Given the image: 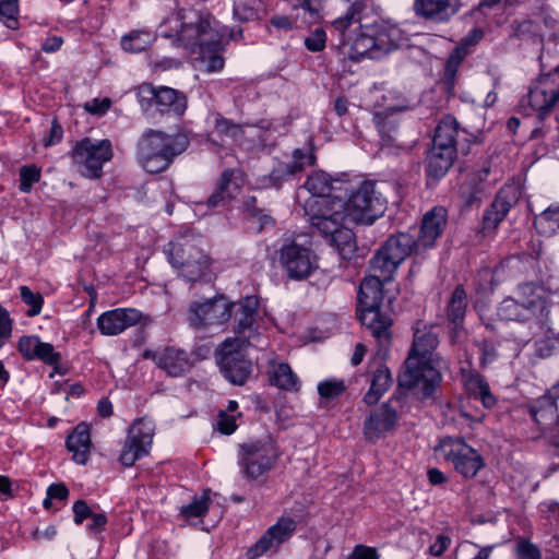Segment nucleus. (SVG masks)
I'll use <instances>...</instances> for the list:
<instances>
[{"mask_svg": "<svg viewBox=\"0 0 559 559\" xmlns=\"http://www.w3.org/2000/svg\"><path fill=\"white\" fill-rule=\"evenodd\" d=\"M465 57L466 52L462 47H455L450 53L444 67V82L449 88L453 86L457 69Z\"/></svg>", "mask_w": 559, "mask_h": 559, "instance_id": "603ef678", "label": "nucleus"}, {"mask_svg": "<svg viewBox=\"0 0 559 559\" xmlns=\"http://www.w3.org/2000/svg\"><path fill=\"white\" fill-rule=\"evenodd\" d=\"M373 123L378 129L381 138L386 143L393 141V134L396 131V119L394 112L389 111H380L376 112L373 116Z\"/></svg>", "mask_w": 559, "mask_h": 559, "instance_id": "09e8293b", "label": "nucleus"}, {"mask_svg": "<svg viewBox=\"0 0 559 559\" xmlns=\"http://www.w3.org/2000/svg\"><path fill=\"white\" fill-rule=\"evenodd\" d=\"M348 3L346 12L340 17L335 19L332 26L335 31L340 32L342 37V46L344 55L349 59L359 61L364 58L376 59L373 57V50H376L377 44L372 36L370 27H366L354 38H346L345 32L354 24L359 23L361 13L366 9L365 0H344ZM301 8L309 17L307 22L314 23L322 19L323 0H302Z\"/></svg>", "mask_w": 559, "mask_h": 559, "instance_id": "7ed1b4c3", "label": "nucleus"}, {"mask_svg": "<svg viewBox=\"0 0 559 559\" xmlns=\"http://www.w3.org/2000/svg\"><path fill=\"white\" fill-rule=\"evenodd\" d=\"M175 150L171 138L157 130L145 131L136 144V160L150 174H158L173 162Z\"/></svg>", "mask_w": 559, "mask_h": 559, "instance_id": "6e6552de", "label": "nucleus"}, {"mask_svg": "<svg viewBox=\"0 0 559 559\" xmlns=\"http://www.w3.org/2000/svg\"><path fill=\"white\" fill-rule=\"evenodd\" d=\"M20 294L22 300L29 306L26 314L28 317L38 316L41 311V307L44 304V298L39 293H34L31 290L28 286H21Z\"/></svg>", "mask_w": 559, "mask_h": 559, "instance_id": "5fc2aeb1", "label": "nucleus"}, {"mask_svg": "<svg viewBox=\"0 0 559 559\" xmlns=\"http://www.w3.org/2000/svg\"><path fill=\"white\" fill-rule=\"evenodd\" d=\"M475 344L479 350V364L483 368L487 367L488 365L497 360L498 350L492 341L488 340L487 337H484L481 340H477Z\"/></svg>", "mask_w": 559, "mask_h": 559, "instance_id": "6e6d98bb", "label": "nucleus"}, {"mask_svg": "<svg viewBox=\"0 0 559 559\" xmlns=\"http://www.w3.org/2000/svg\"><path fill=\"white\" fill-rule=\"evenodd\" d=\"M255 199L251 198L246 204L247 222L251 229L260 233L269 226H273V219L263 210L254 205Z\"/></svg>", "mask_w": 559, "mask_h": 559, "instance_id": "49530a36", "label": "nucleus"}, {"mask_svg": "<svg viewBox=\"0 0 559 559\" xmlns=\"http://www.w3.org/2000/svg\"><path fill=\"white\" fill-rule=\"evenodd\" d=\"M559 102V85L550 84V78H543L532 86L528 93L521 99L520 106L526 116L536 114L544 119Z\"/></svg>", "mask_w": 559, "mask_h": 559, "instance_id": "f3484780", "label": "nucleus"}, {"mask_svg": "<svg viewBox=\"0 0 559 559\" xmlns=\"http://www.w3.org/2000/svg\"><path fill=\"white\" fill-rule=\"evenodd\" d=\"M259 0H236L234 3V16L238 21L247 22L258 19Z\"/></svg>", "mask_w": 559, "mask_h": 559, "instance_id": "3c124183", "label": "nucleus"}, {"mask_svg": "<svg viewBox=\"0 0 559 559\" xmlns=\"http://www.w3.org/2000/svg\"><path fill=\"white\" fill-rule=\"evenodd\" d=\"M397 412L392 400L370 409L364 423V436L368 441L377 442L394 430L397 424Z\"/></svg>", "mask_w": 559, "mask_h": 559, "instance_id": "aec40b11", "label": "nucleus"}, {"mask_svg": "<svg viewBox=\"0 0 559 559\" xmlns=\"http://www.w3.org/2000/svg\"><path fill=\"white\" fill-rule=\"evenodd\" d=\"M540 27L531 20L516 21L513 23L514 35L519 38H533L539 35Z\"/></svg>", "mask_w": 559, "mask_h": 559, "instance_id": "052dcab7", "label": "nucleus"}, {"mask_svg": "<svg viewBox=\"0 0 559 559\" xmlns=\"http://www.w3.org/2000/svg\"><path fill=\"white\" fill-rule=\"evenodd\" d=\"M344 182L338 179H333L329 174L317 170L312 173L304 183V188L311 194V197L306 200L304 209L307 213V205L310 202L316 203V207L321 209L323 205H326L329 202H332L336 197H330V193L333 190H344L348 191V188L343 187Z\"/></svg>", "mask_w": 559, "mask_h": 559, "instance_id": "4be33fe9", "label": "nucleus"}, {"mask_svg": "<svg viewBox=\"0 0 559 559\" xmlns=\"http://www.w3.org/2000/svg\"><path fill=\"white\" fill-rule=\"evenodd\" d=\"M460 197L467 207L478 205L485 197V187L476 175H471L460 187Z\"/></svg>", "mask_w": 559, "mask_h": 559, "instance_id": "79ce46f5", "label": "nucleus"}, {"mask_svg": "<svg viewBox=\"0 0 559 559\" xmlns=\"http://www.w3.org/2000/svg\"><path fill=\"white\" fill-rule=\"evenodd\" d=\"M326 34L321 27H317L305 38V46L312 52L322 51L325 48Z\"/></svg>", "mask_w": 559, "mask_h": 559, "instance_id": "680f3d73", "label": "nucleus"}, {"mask_svg": "<svg viewBox=\"0 0 559 559\" xmlns=\"http://www.w3.org/2000/svg\"><path fill=\"white\" fill-rule=\"evenodd\" d=\"M438 451L465 478L475 477L485 465L481 455L459 438L443 439L439 444Z\"/></svg>", "mask_w": 559, "mask_h": 559, "instance_id": "ddd939ff", "label": "nucleus"}, {"mask_svg": "<svg viewBox=\"0 0 559 559\" xmlns=\"http://www.w3.org/2000/svg\"><path fill=\"white\" fill-rule=\"evenodd\" d=\"M559 395L552 394V388L531 407V416L543 431L548 433L550 442L559 455V420L557 416L556 400Z\"/></svg>", "mask_w": 559, "mask_h": 559, "instance_id": "6ab92c4d", "label": "nucleus"}, {"mask_svg": "<svg viewBox=\"0 0 559 559\" xmlns=\"http://www.w3.org/2000/svg\"><path fill=\"white\" fill-rule=\"evenodd\" d=\"M67 449L72 453V459L78 464H86L91 452V431L86 423H80L68 436Z\"/></svg>", "mask_w": 559, "mask_h": 559, "instance_id": "2f4dec72", "label": "nucleus"}, {"mask_svg": "<svg viewBox=\"0 0 559 559\" xmlns=\"http://www.w3.org/2000/svg\"><path fill=\"white\" fill-rule=\"evenodd\" d=\"M154 437V425L145 418L136 419L128 430L127 438L150 450Z\"/></svg>", "mask_w": 559, "mask_h": 559, "instance_id": "c03bdc74", "label": "nucleus"}, {"mask_svg": "<svg viewBox=\"0 0 559 559\" xmlns=\"http://www.w3.org/2000/svg\"><path fill=\"white\" fill-rule=\"evenodd\" d=\"M234 178L235 171L233 169H227L222 174L217 190L207 199L210 207L221 206L237 194L239 183Z\"/></svg>", "mask_w": 559, "mask_h": 559, "instance_id": "4c0bfd02", "label": "nucleus"}, {"mask_svg": "<svg viewBox=\"0 0 559 559\" xmlns=\"http://www.w3.org/2000/svg\"><path fill=\"white\" fill-rule=\"evenodd\" d=\"M73 521L75 524L81 525L86 519H90L94 513L87 506L86 501L78 500L73 503Z\"/></svg>", "mask_w": 559, "mask_h": 559, "instance_id": "69168bd1", "label": "nucleus"}, {"mask_svg": "<svg viewBox=\"0 0 559 559\" xmlns=\"http://www.w3.org/2000/svg\"><path fill=\"white\" fill-rule=\"evenodd\" d=\"M538 233L552 236L559 231V205H552L540 213L534 222Z\"/></svg>", "mask_w": 559, "mask_h": 559, "instance_id": "a18cd8bd", "label": "nucleus"}, {"mask_svg": "<svg viewBox=\"0 0 559 559\" xmlns=\"http://www.w3.org/2000/svg\"><path fill=\"white\" fill-rule=\"evenodd\" d=\"M350 559H379V555L373 547L357 545L354 548Z\"/></svg>", "mask_w": 559, "mask_h": 559, "instance_id": "774afa93", "label": "nucleus"}, {"mask_svg": "<svg viewBox=\"0 0 559 559\" xmlns=\"http://www.w3.org/2000/svg\"><path fill=\"white\" fill-rule=\"evenodd\" d=\"M459 134V126L455 118L444 117L436 128L432 146L437 148H456L455 139Z\"/></svg>", "mask_w": 559, "mask_h": 559, "instance_id": "58836bf2", "label": "nucleus"}, {"mask_svg": "<svg viewBox=\"0 0 559 559\" xmlns=\"http://www.w3.org/2000/svg\"><path fill=\"white\" fill-rule=\"evenodd\" d=\"M259 300L254 296H248L240 302V319L238 321L236 340L247 342L248 346L264 348L267 345L266 340L261 337L255 325L258 316Z\"/></svg>", "mask_w": 559, "mask_h": 559, "instance_id": "412c9836", "label": "nucleus"}, {"mask_svg": "<svg viewBox=\"0 0 559 559\" xmlns=\"http://www.w3.org/2000/svg\"><path fill=\"white\" fill-rule=\"evenodd\" d=\"M216 426L222 433L231 435L237 428L236 418L233 415H228L226 412H221Z\"/></svg>", "mask_w": 559, "mask_h": 559, "instance_id": "338daca9", "label": "nucleus"}, {"mask_svg": "<svg viewBox=\"0 0 559 559\" xmlns=\"http://www.w3.org/2000/svg\"><path fill=\"white\" fill-rule=\"evenodd\" d=\"M314 154L311 152H305L301 148H297L293 152V162L289 164H280L275 167L269 177H265L264 187L280 188L283 182L289 180L297 173H300L306 165H312L314 163Z\"/></svg>", "mask_w": 559, "mask_h": 559, "instance_id": "bb28decb", "label": "nucleus"}, {"mask_svg": "<svg viewBox=\"0 0 559 559\" xmlns=\"http://www.w3.org/2000/svg\"><path fill=\"white\" fill-rule=\"evenodd\" d=\"M280 457L276 442L270 438L251 440L238 448V465L242 476L257 480L270 473Z\"/></svg>", "mask_w": 559, "mask_h": 559, "instance_id": "0eeeda50", "label": "nucleus"}, {"mask_svg": "<svg viewBox=\"0 0 559 559\" xmlns=\"http://www.w3.org/2000/svg\"><path fill=\"white\" fill-rule=\"evenodd\" d=\"M380 273L366 276L358 292V318L374 336L380 346L391 340L392 319L380 310L383 300L382 285L386 282Z\"/></svg>", "mask_w": 559, "mask_h": 559, "instance_id": "39448f33", "label": "nucleus"}, {"mask_svg": "<svg viewBox=\"0 0 559 559\" xmlns=\"http://www.w3.org/2000/svg\"><path fill=\"white\" fill-rule=\"evenodd\" d=\"M545 290L542 286L534 283H523L519 285L516 298L508 297L503 299L497 310V314L502 321H511L509 326L511 333L516 331V324H522L525 319L532 314L533 304L536 298H540Z\"/></svg>", "mask_w": 559, "mask_h": 559, "instance_id": "9b49d317", "label": "nucleus"}, {"mask_svg": "<svg viewBox=\"0 0 559 559\" xmlns=\"http://www.w3.org/2000/svg\"><path fill=\"white\" fill-rule=\"evenodd\" d=\"M209 491H204L200 497H195L192 502L180 508V518L183 525L199 526L203 523V518L210 509Z\"/></svg>", "mask_w": 559, "mask_h": 559, "instance_id": "e433bc0d", "label": "nucleus"}, {"mask_svg": "<svg viewBox=\"0 0 559 559\" xmlns=\"http://www.w3.org/2000/svg\"><path fill=\"white\" fill-rule=\"evenodd\" d=\"M152 357L156 361L157 366L160 369H164L167 374H175V349L173 347H165L163 350L153 353Z\"/></svg>", "mask_w": 559, "mask_h": 559, "instance_id": "bf43d9fd", "label": "nucleus"}, {"mask_svg": "<svg viewBox=\"0 0 559 559\" xmlns=\"http://www.w3.org/2000/svg\"><path fill=\"white\" fill-rule=\"evenodd\" d=\"M180 275L188 281H197L209 267V257L197 246L181 243Z\"/></svg>", "mask_w": 559, "mask_h": 559, "instance_id": "c756f323", "label": "nucleus"}, {"mask_svg": "<svg viewBox=\"0 0 559 559\" xmlns=\"http://www.w3.org/2000/svg\"><path fill=\"white\" fill-rule=\"evenodd\" d=\"M147 453L146 448L127 438L119 461L123 466L130 467Z\"/></svg>", "mask_w": 559, "mask_h": 559, "instance_id": "8fccbe9b", "label": "nucleus"}, {"mask_svg": "<svg viewBox=\"0 0 559 559\" xmlns=\"http://www.w3.org/2000/svg\"><path fill=\"white\" fill-rule=\"evenodd\" d=\"M177 44L187 49L201 70L212 73L224 68L221 56L222 41L226 29L219 23L197 11L177 12Z\"/></svg>", "mask_w": 559, "mask_h": 559, "instance_id": "f257e3e1", "label": "nucleus"}, {"mask_svg": "<svg viewBox=\"0 0 559 559\" xmlns=\"http://www.w3.org/2000/svg\"><path fill=\"white\" fill-rule=\"evenodd\" d=\"M0 15L8 28L17 29L20 26L19 0H0Z\"/></svg>", "mask_w": 559, "mask_h": 559, "instance_id": "864d4df0", "label": "nucleus"}, {"mask_svg": "<svg viewBox=\"0 0 559 559\" xmlns=\"http://www.w3.org/2000/svg\"><path fill=\"white\" fill-rule=\"evenodd\" d=\"M370 28L377 44L373 50L374 58H381L394 49L408 46V34L397 25L380 24Z\"/></svg>", "mask_w": 559, "mask_h": 559, "instance_id": "5701e85b", "label": "nucleus"}, {"mask_svg": "<svg viewBox=\"0 0 559 559\" xmlns=\"http://www.w3.org/2000/svg\"><path fill=\"white\" fill-rule=\"evenodd\" d=\"M531 311L532 314L525 319V322L516 324V331L511 333L512 340L518 344H526L531 341H535L537 344L549 341L555 335L549 323V307L545 294L540 298H536Z\"/></svg>", "mask_w": 559, "mask_h": 559, "instance_id": "f8f14e48", "label": "nucleus"}, {"mask_svg": "<svg viewBox=\"0 0 559 559\" xmlns=\"http://www.w3.org/2000/svg\"><path fill=\"white\" fill-rule=\"evenodd\" d=\"M511 205V202L506 197V190H501L483 215V233L493 231L504 219Z\"/></svg>", "mask_w": 559, "mask_h": 559, "instance_id": "72a5a7b5", "label": "nucleus"}, {"mask_svg": "<svg viewBox=\"0 0 559 559\" xmlns=\"http://www.w3.org/2000/svg\"><path fill=\"white\" fill-rule=\"evenodd\" d=\"M154 41V36L148 31L134 29L123 35L120 40L121 48L129 53H140Z\"/></svg>", "mask_w": 559, "mask_h": 559, "instance_id": "ea45409f", "label": "nucleus"}, {"mask_svg": "<svg viewBox=\"0 0 559 559\" xmlns=\"http://www.w3.org/2000/svg\"><path fill=\"white\" fill-rule=\"evenodd\" d=\"M255 199L251 198L246 204L247 222L251 229L260 233L269 226H273V219L263 210L254 205Z\"/></svg>", "mask_w": 559, "mask_h": 559, "instance_id": "de8ad7c7", "label": "nucleus"}, {"mask_svg": "<svg viewBox=\"0 0 559 559\" xmlns=\"http://www.w3.org/2000/svg\"><path fill=\"white\" fill-rule=\"evenodd\" d=\"M346 390L343 380H325L318 384V393L322 399L332 400L342 395Z\"/></svg>", "mask_w": 559, "mask_h": 559, "instance_id": "4d7b16f0", "label": "nucleus"}, {"mask_svg": "<svg viewBox=\"0 0 559 559\" xmlns=\"http://www.w3.org/2000/svg\"><path fill=\"white\" fill-rule=\"evenodd\" d=\"M271 123L267 121H260L258 124H236L230 120L219 117L216 119L215 130L222 135H227L237 142L242 143L243 138H250L252 141L258 139L260 142H265L266 138L263 132L269 131Z\"/></svg>", "mask_w": 559, "mask_h": 559, "instance_id": "c85d7f7f", "label": "nucleus"}, {"mask_svg": "<svg viewBox=\"0 0 559 559\" xmlns=\"http://www.w3.org/2000/svg\"><path fill=\"white\" fill-rule=\"evenodd\" d=\"M40 179V169L35 166H23L20 169V190L22 192H29L34 183Z\"/></svg>", "mask_w": 559, "mask_h": 559, "instance_id": "13d9d810", "label": "nucleus"}, {"mask_svg": "<svg viewBox=\"0 0 559 559\" xmlns=\"http://www.w3.org/2000/svg\"><path fill=\"white\" fill-rule=\"evenodd\" d=\"M152 320L135 308H117L102 313L97 319V328L103 335L114 336L134 325L146 326Z\"/></svg>", "mask_w": 559, "mask_h": 559, "instance_id": "a211bd4d", "label": "nucleus"}, {"mask_svg": "<svg viewBox=\"0 0 559 559\" xmlns=\"http://www.w3.org/2000/svg\"><path fill=\"white\" fill-rule=\"evenodd\" d=\"M231 314V304L224 297H214L203 302H193L188 311V320L195 329L227 322Z\"/></svg>", "mask_w": 559, "mask_h": 559, "instance_id": "dca6fc26", "label": "nucleus"}, {"mask_svg": "<svg viewBox=\"0 0 559 559\" xmlns=\"http://www.w3.org/2000/svg\"><path fill=\"white\" fill-rule=\"evenodd\" d=\"M138 98L144 110L155 108L159 112H165L175 104V90L145 83L139 86Z\"/></svg>", "mask_w": 559, "mask_h": 559, "instance_id": "7c9ffc66", "label": "nucleus"}, {"mask_svg": "<svg viewBox=\"0 0 559 559\" xmlns=\"http://www.w3.org/2000/svg\"><path fill=\"white\" fill-rule=\"evenodd\" d=\"M69 155L84 177L97 179L103 175V165L112 158V147L109 140L84 138L76 142Z\"/></svg>", "mask_w": 559, "mask_h": 559, "instance_id": "9d476101", "label": "nucleus"}, {"mask_svg": "<svg viewBox=\"0 0 559 559\" xmlns=\"http://www.w3.org/2000/svg\"><path fill=\"white\" fill-rule=\"evenodd\" d=\"M461 8V0H414L413 10L417 17L433 23H445Z\"/></svg>", "mask_w": 559, "mask_h": 559, "instance_id": "b1692460", "label": "nucleus"}, {"mask_svg": "<svg viewBox=\"0 0 559 559\" xmlns=\"http://www.w3.org/2000/svg\"><path fill=\"white\" fill-rule=\"evenodd\" d=\"M516 559H542L539 549L532 543L521 539L516 544Z\"/></svg>", "mask_w": 559, "mask_h": 559, "instance_id": "e2e57ef3", "label": "nucleus"}, {"mask_svg": "<svg viewBox=\"0 0 559 559\" xmlns=\"http://www.w3.org/2000/svg\"><path fill=\"white\" fill-rule=\"evenodd\" d=\"M439 343L435 326L424 322L414 325V341L405 360V370L399 377V385L414 390L423 397L432 395L441 380L440 372L430 364V356Z\"/></svg>", "mask_w": 559, "mask_h": 559, "instance_id": "f03ea898", "label": "nucleus"}, {"mask_svg": "<svg viewBox=\"0 0 559 559\" xmlns=\"http://www.w3.org/2000/svg\"><path fill=\"white\" fill-rule=\"evenodd\" d=\"M456 157V148L432 146L428 155L427 173L436 178L447 174Z\"/></svg>", "mask_w": 559, "mask_h": 559, "instance_id": "c9c22d12", "label": "nucleus"}, {"mask_svg": "<svg viewBox=\"0 0 559 559\" xmlns=\"http://www.w3.org/2000/svg\"><path fill=\"white\" fill-rule=\"evenodd\" d=\"M12 335V320L9 312L0 306V348Z\"/></svg>", "mask_w": 559, "mask_h": 559, "instance_id": "0e129e2a", "label": "nucleus"}, {"mask_svg": "<svg viewBox=\"0 0 559 559\" xmlns=\"http://www.w3.org/2000/svg\"><path fill=\"white\" fill-rule=\"evenodd\" d=\"M374 369L372 364L369 365L371 372L370 388L364 396V402L368 405L377 404L393 383L389 368L380 362H374Z\"/></svg>", "mask_w": 559, "mask_h": 559, "instance_id": "473e14b6", "label": "nucleus"}, {"mask_svg": "<svg viewBox=\"0 0 559 559\" xmlns=\"http://www.w3.org/2000/svg\"><path fill=\"white\" fill-rule=\"evenodd\" d=\"M467 305L468 299L464 288L457 286L453 290L447 307V317L449 322L453 325L454 338L460 336V329L462 328Z\"/></svg>", "mask_w": 559, "mask_h": 559, "instance_id": "f704fd0d", "label": "nucleus"}, {"mask_svg": "<svg viewBox=\"0 0 559 559\" xmlns=\"http://www.w3.org/2000/svg\"><path fill=\"white\" fill-rule=\"evenodd\" d=\"M247 342L227 338L221 347L218 362L224 377L233 384L242 385L249 378L252 365L241 353Z\"/></svg>", "mask_w": 559, "mask_h": 559, "instance_id": "4468645a", "label": "nucleus"}, {"mask_svg": "<svg viewBox=\"0 0 559 559\" xmlns=\"http://www.w3.org/2000/svg\"><path fill=\"white\" fill-rule=\"evenodd\" d=\"M270 381L273 385L287 391H298L300 388L297 374L292 370L289 365L284 362L273 368Z\"/></svg>", "mask_w": 559, "mask_h": 559, "instance_id": "37998d69", "label": "nucleus"}, {"mask_svg": "<svg viewBox=\"0 0 559 559\" xmlns=\"http://www.w3.org/2000/svg\"><path fill=\"white\" fill-rule=\"evenodd\" d=\"M280 263L288 277L302 280L316 269V255L312 250L296 241L285 242L280 249Z\"/></svg>", "mask_w": 559, "mask_h": 559, "instance_id": "2eb2a0df", "label": "nucleus"}, {"mask_svg": "<svg viewBox=\"0 0 559 559\" xmlns=\"http://www.w3.org/2000/svg\"><path fill=\"white\" fill-rule=\"evenodd\" d=\"M447 224V211L443 207H433L425 214L417 239V249L421 252L432 248Z\"/></svg>", "mask_w": 559, "mask_h": 559, "instance_id": "a878e982", "label": "nucleus"}, {"mask_svg": "<svg viewBox=\"0 0 559 559\" xmlns=\"http://www.w3.org/2000/svg\"><path fill=\"white\" fill-rule=\"evenodd\" d=\"M307 215L311 225L317 228L344 260L350 259L356 251V240L353 230L348 227L353 222L342 215H329L325 207H316L314 202L307 205Z\"/></svg>", "mask_w": 559, "mask_h": 559, "instance_id": "423d86ee", "label": "nucleus"}, {"mask_svg": "<svg viewBox=\"0 0 559 559\" xmlns=\"http://www.w3.org/2000/svg\"><path fill=\"white\" fill-rule=\"evenodd\" d=\"M421 253L417 249L414 236L407 233H399L391 236L370 260L373 272L380 273L384 280H391L399 265L411 254Z\"/></svg>", "mask_w": 559, "mask_h": 559, "instance_id": "1a4fd4ad", "label": "nucleus"}, {"mask_svg": "<svg viewBox=\"0 0 559 559\" xmlns=\"http://www.w3.org/2000/svg\"><path fill=\"white\" fill-rule=\"evenodd\" d=\"M17 348L26 360L38 359L49 366L58 365L61 360L60 353L55 350L52 344L41 342L36 335L22 336Z\"/></svg>", "mask_w": 559, "mask_h": 559, "instance_id": "cd10ccee", "label": "nucleus"}, {"mask_svg": "<svg viewBox=\"0 0 559 559\" xmlns=\"http://www.w3.org/2000/svg\"><path fill=\"white\" fill-rule=\"evenodd\" d=\"M385 204L376 182L366 180L352 188L346 201L340 197L323 207L329 215H342L353 224L371 225L383 214Z\"/></svg>", "mask_w": 559, "mask_h": 559, "instance_id": "20e7f679", "label": "nucleus"}, {"mask_svg": "<svg viewBox=\"0 0 559 559\" xmlns=\"http://www.w3.org/2000/svg\"><path fill=\"white\" fill-rule=\"evenodd\" d=\"M296 530V522L290 518H281L266 533L251 547L248 555L251 559L264 554L266 550L287 540Z\"/></svg>", "mask_w": 559, "mask_h": 559, "instance_id": "393cba45", "label": "nucleus"}, {"mask_svg": "<svg viewBox=\"0 0 559 559\" xmlns=\"http://www.w3.org/2000/svg\"><path fill=\"white\" fill-rule=\"evenodd\" d=\"M466 388L475 399L480 400L485 407L490 408L495 405L496 399L490 392L488 382L481 374L477 372L471 373L466 379Z\"/></svg>", "mask_w": 559, "mask_h": 559, "instance_id": "a19ab883", "label": "nucleus"}]
</instances>
